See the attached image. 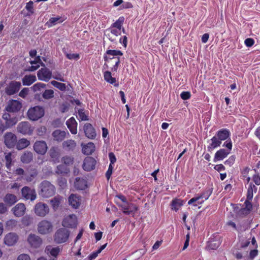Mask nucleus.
Returning <instances> with one entry per match:
<instances>
[{"instance_id":"1","label":"nucleus","mask_w":260,"mask_h":260,"mask_svg":"<svg viewBox=\"0 0 260 260\" xmlns=\"http://www.w3.org/2000/svg\"><path fill=\"white\" fill-rule=\"evenodd\" d=\"M40 194L44 198H49L53 196L55 192V186L48 181H43L40 185Z\"/></svg>"},{"instance_id":"2","label":"nucleus","mask_w":260,"mask_h":260,"mask_svg":"<svg viewBox=\"0 0 260 260\" xmlns=\"http://www.w3.org/2000/svg\"><path fill=\"white\" fill-rule=\"evenodd\" d=\"M70 232L64 228L58 229L55 233L54 240L55 243L61 244L66 242L69 237Z\"/></svg>"},{"instance_id":"3","label":"nucleus","mask_w":260,"mask_h":260,"mask_svg":"<svg viewBox=\"0 0 260 260\" xmlns=\"http://www.w3.org/2000/svg\"><path fill=\"white\" fill-rule=\"evenodd\" d=\"M28 118L32 120H37L44 115V110L40 106H36L29 109L27 112Z\"/></svg>"},{"instance_id":"4","label":"nucleus","mask_w":260,"mask_h":260,"mask_svg":"<svg viewBox=\"0 0 260 260\" xmlns=\"http://www.w3.org/2000/svg\"><path fill=\"white\" fill-rule=\"evenodd\" d=\"M122 212L126 215H132L133 216L138 210V207L134 204L125 202L124 204H119Z\"/></svg>"},{"instance_id":"5","label":"nucleus","mask_w":260,"mask_h":260,"mask_svg":"<svg viewBox=\"0 0 260 260\" xmlns=\"http://www.w3.org/2000/svg\"><path fill=\"white\" fill-rule=\"evenodd\" d=\"M121 34V30L110 26L106 30L105 35L110 41L113 43H117L116 37Z\"/></svg>"},{"instance_id":"6","label":"nucleus","mask_w":260,"mask_h":260,"mask_svg":"<svg viewBox=\"0 0 260 260\" xmlns=\"http://www.w3.org/2000/svg\"><path fill=\"white\" fill-rule=\"evenodd\" d=\"M21 86L20 82L12 81L6 87L5 92L8 95H13L19 91Z\"/></svg>"},{"instance_id":"7","label":"nucleus","mask_w":260,"mask_h":260,"mask_svg":"<svg viewBox=\"0 0 260 260\" xmlns=\"http://www.w3.org/2000/svg\"><path fill=\"white\" fill-rule=\"evenodd\" d=\"M21 194L25 200H30L31 201L35 200L37 197L35 190L28 186H24L21 189Z\"/></svg>"},{"instance_id":"8","label":"nucleus","mask_w":260,"mask_h":260,"mask_svg":"<svg viewBox=\"0 0 260 260\" xmlns=\"http://www.w3.org/2000/svg\"><path fill=\"white\" fill-rule=\"evenodd\" d=\"M34 210L37 215L44 217L49 213V208L46 204L40 202L35 205Z\"/></svg>"},{"instance_id":"9","label":"nucleus","mask_w":260,"mask_h":260,"mask_svg":"<svg viewBox=\"0 0 260 260\" xmlns=\"http://www.w3.org/2000/svg\"><path fill=\"white\" fill-rule=\"evenodd\" d=\"M62 225L64 227L74 228L77 225V218L75 215L71 214L63 219Z\"/></svg>"},{"instance_id":"10","label":"nucleus","mask_w":260,"mask_h":260,"mask_svg":"<svg viewBox=\"0 0 260 260\" xmlns=\"http://www.w3.org/2000/svg\"><path fill=\"white\" fill-rule=\"evenodd\" d=\"M37 76L39 80L48 82L52 78V72L49 69L44 67L38 71Z\"/></svg>"},{"instance_id":"11","label":"nucleus","mask_w":260,"mask_h":260,"mask_svg":"<svg viewBox=\"0 0 260 260\" xmlns=\"http://www.w3.org/2000/svg\"><path fill=\"white\" fill-rule=\"evenodd\" d=\"M4 142L7 147L13 148L16 144L17 137L12 133H7L4 136Z\"/></svg>"},{"instance_id":"12","label":"nucleus","mask_w":260,"mask_h":260,"mask_svg":"<svg viewBox=\"0 0 260 260\" xmlns=\"http://www.w3.org/2000/svg\"><path fill=\"white\" fill-rule=\"evenodd\" d=\"M96 160L92 157L87 156L83 161L82 168L86 171H91L95 169Z\"/></svg>"},{"instance_id":"13","label":"nucleus","mask_w":260,"mask_h":260,"mask_svg":"<svg viewBox=\"0 0 260 260\" xmlns=\"http://www.w3.org/2000/svg\"><path fill=\"white\" fill-rule=\"evenodd\" d=\"M52 230L51 223L47 220H42L38 224V231L42 234H46Z\"/></svg>"},{"instance_id":"14","label":"nucleus","mask_w":260,"mask_h":260,"mask_svg":"<svg viewBox=\"0 0 260 260\" xmlns=\"http://www.w3.org/2000/svg\"><path fill=\"white\" fill-rule=\"evenodd\" d=\"M33 147L35 151L41 155H44L48 149L47 144L44 141H37Z\"/></svg>"},{"instance_id":"15","label":"nucleus","mask_w":260,"mask_h":260,"mask_svg":"<svg viewBox=\"0 0 260 260\" xmlns=\"http://www.w3.org/2000/svg\"><path fill=\"white\" fill-rule=\"evenodd\" d=\"M83 130L86 137L90 139L95 138L96 134L94 128L89 123H86L83 127Z\"/></svg>"},{"instance_id":"16","label":"nucleus","mask_w":260,"mask_h":260,"mask_svg":"<svg viewBox=\"0 0 260 260\" xmlns=\"http://www.w3.org/2000/svg\"><path fill=\"white\" fill-rule=\"evenodd\" d=\"M17 130L18 132L24 135H30L32 132L29 123L25 121H23L19 123L17 126Z\"/></svg>"},{"instance_id":"17","label":"nucleus","mask_w":260,"mask_h":260,"mask_svg":"<svg viewBox=\"0 0 260 260\" xmlns=\"http://www.w3.org/2000/svg\"><path fill=\"white\" fill-rule=\"evenodd\" d=\"M21 108V103L17 100H12L9 102L6 110L9 112H16Z\"/></svg>"},{"instance_id":"18","label":"nucleus","mask_w":260,"mask_h":260,"mask_svg":"<svg viewBox=\"0 0 260 260\" xmlns=\"http://www.w3.org/2000/svg\"><path fill=\"white\" fill-rule=\"evenodd\" d=\"M27 241L32 247L35 248L39 247L42 244L41 239L35 234H30L28 237Z\"/></svg>"},{"instance_id":"19","label":"nucleus","mask_w":260,"mask_h":260,"mask_svg":"<svg viewBox=\"0 0 260 260\" xmlns=\"http://www.w3.org/2000/svg\"><path fill=\"white\" fill-rule=\"evenodd\" d=\"M18 239V236L16 234L10 233L5 236L4 242L8 246H13L16 243Z\"/></svg>"},{"instance_id":"20","label":"nucleus","mask_w":260,"mask_h":260,"mask_svg":"<svg viewBox=\"0 0 260 260\" xmlns=\"http://www.w3.org/2000/svg\"><path fill=\"white\" fill-rule=\"evenodd\" d=\"M74 187L77 190H84L87 187V181L84 178L77 177L74 182Z\"/></svg>"},{"instance_id":"21","label":"nucleus","mask_w":260,"mask_h":260,"mask_svg":"<svg viewBox=\"0 0 260 260\" xmlns=\"http://www.w3.org/2000/svg\"><path fill=\"white\" fill-rule=\"evenodd\" d=\"M69 203L73 208L77 209L80 205L81 199L79 196L75 194H71L68 199Z\"/></svg>"},{"instance_id":"22","label":"nucleus","mask_w":260,"mask_h":260,"mask_svg":"<svg viewBox=\"0 0 260 260\" xmlns=\"http://www.w3.org/2000/svg\"><path fill=\"white\" fill-rule=\"evenodd\" d=\"M230 132L228 129L222 128L216 132L215 136L222 142L228 139L230 137Z\"/></svg>"},{"instance_id":"23","label":"nucleus","mask_w":260,"mask_h":260,"mask_svg":"<svg viewBox=\"0 0 260 260\" xmlns=\"http://www.w3.org/2000/svg\"><path fill=\"white\" fill-rule=\"evenodd\" d=\"M66 125L72 134L77 133V122L74 117H71L66 121Z\"/></svg>"},{"instance_id":"24","label":"nucleus","mask_w":260,"mask_h":260,"mask_svg":"<svg viewBox=\"0 0 260 260\" xmlns=\"http://www.w3.org/2000/svg\"><path fill=\"white\" fill-rule=\"evenodd\" d=\"M245 207L242 208L238 211V215L240 216L243 217L249 214L252 208L251 203L248 201H245L244 202Z\"/></svg>"},{"instance_id":"25","label":"nucleus","mask_w":260,"mask_h":260,"mask_svg":"<svg viewBox=\"0 0 260 260\" xmlns=\"http://www.w3.org/2000/svg\"><path fill=\"white\" fill-rule=\"evenodd\" d=\"M25 206L23 203L17 204L13 209L14 214L17 217L23 216L25 212Z\"/></svg>"},{"instance_id":"26","label":"nucleus","mask_w":260,"mask_h":260,"mask_svg":"<svg viewBox=\"0 0 260 260\" xmlns=\"http://www.w3.org/2000/svg\"><path fill=\"white\" fill-rule=\"evenodd\" d=\"M76 146V142L73 140H67L62 143V148L67 151H73Z\"/></svg>"},{"instance_id":"27","label":"nucleus","mask_w":260,"mask_h":260,"mask_svg":"<svg viewBox=\"0 0 260 260\" xmlns=\"http://www.w3.org/2000/svg\"><path fill=\"white\" fill-rule=\"evenodd\" d=\"M230 153L229 150L222 148L218 150L215 154L214 157V161L216 162L218 160H222L224 158L226 157Z\"/></svg>"},{"instance_id":"28","label":"nucleus","mask_w":260,"mask_h":260,"mask_svg":"<svg viewBox=\"0 0 260 260\" xmlns=\"http://www.w3.org/2000/svg\"><path fill=\"white\" fill-rule=\"evenodd\" d=\"M82 152L85 155H90L95 150V146L92 142H89L86 144H81Z\"/></svg>"},{"instance_id":"29","label":"nucleus","mask_w":260,"mask_h":260,"mask_svg":"<svg viewBox=\"0 0 260 260\" xmlns=\"http://www.w3.org/2000/svg\"><path fill=\"white\" fill-rule=\"evenodd\" d=\"M67 134L70 136V134L68 132L57 129L53 132L52 136L55 141L60 142L66 138Z\"/></svg>"},{"instance_id":"30","label":"nucleus","mask_w":260,"mask_h":260,"mask_svg":"<svg viewBox=\"0 0 260 260\" xmlns=\"http://www.w3.org/2000/svg\"><path fill=\"white\" fill-rule=\"evenodd\" d=\"M221 144V142L215 135L210 140L209 145L207 147L208 150L211 151L214 149L220 147Z\"/></svg>"},{"instance_id":"31","label":"nucleus","mask_w":260,"mask_h":260,"mask_svg":"<svg viewBox=\"0 0 260 260\" xmlns=\"http://www.w3.org/2000/svg\"><path fill=\"white\" fill-rule=\"evenodd\" d=\"M4 202L9 206H12L18 201L17 197L12 193H7L4 198Z\"/></svg>"},{"instance_id":"32","label":"nucleus","mask_w":260,"mask_h":260,"mask_svg":"<svg viewBox=\"0 0 260 260\" xmlns=\"http://www.w3.org/2000/svg\"><path fill=\"white\" fill-rule=\"evenodd\" d=\"M2 118L6 121L7 125L10 127L14 125L17 122L16 117H11V115L8 113H4L2 116Z\"/></svg>"},{"instance_id":"33","label":"nucleus","mask_w":260,"mask_h":260,"mask_svg":"<svg viewBox=\"0 0 260 260\" xmlns=\"http://www.w3.org/2000/svg\"><path fill=\"white\" fill-rule=\"evenodd\" d=\"M30 63L31 64V66L29 67V71L31 72L37 70L40 67V64L42 66L45 67V64L41 61L40 56L35 58L34 60L30 61Z\"/></svg>"},{"instance_id":"34","label":"nucleus","mask_w":260,"mask_h":260,"mask_svg":"<svg viewBox=\"0 0 260 260\" xmlns=\"http://www.w3.org/2000/svg\"><path fill=\"white\" fill-rule=\"evenodd\" d=\"M37 80L35 75H25L22 80V84L24 86H29Z\"/></svg>"},{"instance_id":"35","label":"nucleus","mask_w":260,"mask_h":260,"mask_svg":"<svg viewBox=\"0 0 260 260\" xmlns=\"http://www.w3.org/2000/svg\"><path fill=\"white\" fill-rule=\"evenodd\" d=\"M203 203L204 202L198 195V194H197L194 196V197L192 198L188 201L187 204L189 205H192L194 207H197L199 205H201L203 204Z\"/></svg>"},{"instance_id":"36","label":"nucleus","mask_w":260,"mask_h":260,"mask_svg":"<svg viewBox=\"0 0 260 260\" xmlns=\"http://www.w3.org/2000/svg\"><path fill=\"white\" fill-rule=\"evenodd\" d=\"M63 21L61 19V17L60 16H57L56 17H51L49 20L46 23V25L48 27H51L58 23H60Z\"/></svg>"},{"instance_id":"37","label":"nucleus","mask_w":260,"mask_h":260,"mask_svg":"<svg viewBox=\"0 0 260 260\" xmlns=\"http://www.w3.org/2000/svg\"><path fill=\"white\" fill-rule=\"evenodd\" d=\"M257 187L252 183H250L247 192V199L246 201H250L252 200L253 196V191L256 192Z\"/></svg>"},{"instance_id":"38","label":"nucleus","mask_w":260,"mask_h":260,"mask_svg":"<svg viewBox=\"0 0 260 260\" xmlns=\"http://www.w3.org/2000/svg\"><path fill=\"white\" fill-rule=\"evenodd\" d=\"M29 144V141L26 139L22 138L16 142V146L18 150H22L26 148Z\"/></svg>"},{"instance_id":"39","label":"nucleus","mask_w":260,"mask_h":260,"mask_svg":"<svg viewBox=\"0 0 260 260\" xmlns=\"http://www.w3.org/2000/svg\"><path fill=\"white\" fill-rule=\"evenodd\" d=\"M37 170L36 169H32L24 174V179L27 182H31L37 177Z\"/></svg>"},{"instance_id":"40","label":"nucleus","mask_w":260,"mask_h":260,"mask_svg":"<svg viewBox=\"0 0 260 260\" xmlns=\"http://www.w3.org/2000/svg\"><path fill=\"white\" fill-rule=\"evenodd\" d=\"M46 251L48 253L53 257H56L60 251V249L59 247H53L52 246H48L46 248Z\"/></svg>"},{"instance_id":"41","label":"nucleus","mask_w":260,"mask_h":260,"mask_svg":"<svg viewBox=\"0 0 260 260\" xmlns=\"http://www.w3.org/2000/svg\"><path fill=\"white\" fill-rule=\"evenodd\" d=\"M33 157L32 152L29 151H25L21 156V161L23 163L28 164L30 162Z\"/></svg>"},{"instance_id":"42","label":"nucleus","mask_w":260,"mask_h":260,"mask_svg":"<svg viewBox=\"0 0 260 260\" xmlns=\"http://www.w3.org/2000/svg\"><path fill=\"white\" fill-rule=\"evenodd\" d=\"M49 155L51 158L52 159V161L56 163L58 161L59 158V152L57 151V149L55 147H52L50 149L49 151Z\"/></svg>"},{"instance_id":"43","label":"nucleus","mask_w":260,"mask_h":260,"mask_svg":"<svg viewBox=\"0 0 260 260\" xmlns=\"http://www.w3.org/2000/svg\"><path fill=\"white\" fill-rule=\"evenodd\" d=\"M171 209L177 211L183 205V201L180 199H175L171 202Z\"/></svg>"},{"instance_id":"44","label":"nucleus","mask_w":260,"mask_h":260,"mask_svg":"<svg viewBox=\"0 0 260 260\" xmlns=\"http://www.w3.org/2000/svg\"><path fill=\"white\" fill-rule=\"evenodd\" d=\"M69 172V168L64 165L57 166L55 170V173L57 174H67Z\"/></svg>"},{"instance_id":"45","label":"nucleus","mask_w":260,"mask_h":260,"mask_svg":"<svg viewBox=\"0 0 260 260\" xmlns=\"http://www.w3.org/2000/svg\"><path fill=\"white\" fill-rule=\"evenodd\" d=\"M42 95L44 99L49 100L54 98V92L52 89H45Z\"/></svg>"},{"instance_id":"46","label":"nucleus","mask_w":260,"mask_h":260,"mask_svg":"<svg viewBox=\"0 0 260 260\" xmlns=\"http://www.w3.org/2000/svg\"><path fill=\"white\" fill-rule=\"evenodd\" d=\"M228 226H231L234 230L238 231V232H242L245 231L246 229L242 226L241 225H237L236 224L232 221H229L226 223Z\"/></svg>"},{"instance_id":"47","label":"nucleus","mask_w":260,"mask_h":260,"mask_svg":"<svg viewBox=\"0 0 260 260\" xmlns=\"http://www.w3.org/2000/svg\"><path fill=\"white\" fill-rule=\"evenodd\" d=\"M61 200L62 198L60 196H57L50 201L51 205L54 210L58 208Z\"/></svg>"},{"instance_id":"48","label":"nucleus","mask_w":260,"mask_h":260,"mask_svg":"<svg viewBox=\"0 0 260 260\" xmlns=\"http://www.w3.org/2000/svg\"><path fill=\"white\" fill-rule=\"evenodd\" d=\"M124 20L123 17H120L115 22L111 24V26L121 30Z\"/></svg>"},{"instance_id":"49","label":"nucleus","mask_w":260,"mask_h":260,"mask_svg":"<svg viewBox=\"0 0 260 260\" xmlns=\"http://www.w3.org/2000/svg\"><path fill=\"white\" fill-rule=\"evenodd\" d=\"M50 83L51 85L61 91H63L66 90L67 86L64 83L58 82L55 80L51 81Z\"/></svg>"},{"instance_id":"50","label":"nucleus","mask_w":260,"mask_h":260,"mask_svg":"<svg viewBox=\"0 0 260 260\" xmlns=\"http://www.w3.org/2000/svg\"><path fill=\"white\" fill-rule=\"evenodd\" d=\"M212 191L210 189H207L203 192H202L201 193H198V195L200 196V197L201 198V199L203 200V201L204 202L205 201L208 199L209 197L212 194Z\"/></svg>"},{"instance_id":"51","label":"nucleus","mask_w":260,"mask_h":260,"mask_svg":"<svg viewBox=\"0 0 260 260\" xmlns=\"http://www.w3.org/2000/svg\"><path fill=\"white\" fill-rule=\"evenodd\" d=\"M77 114L78 115L77 116V117L79 120L82 121H86L88 120V116L85 114L84 109H78Z\"/></svg>"},{"instance_id":"52","label":"nucleus","mask_w":260,"mask_h":260,"mask_svg":"<svg viewBox=\"0 0 260 260\" xmlns=\"http://www.w3.org/2000/svg\"><path fill=\"white\" fill-rule=\"evenodd\" d=\"M5 155L6 167L7 169L10 170L12 162V153L11 152L5 153Z\"/></svg>"},{"instance_id":"53","label":"nucleus","mask_w":260,"mask_h":260,"mask_svg":"<svg viewBox=\"0 0 260 260\" xmlns=\"http://www.w3.org/2000/svg\"><path fill=\"white\" fill-rule=\"evenodd\" d=\"M34 3L32 1H29L26 3L25 9L27 10L28 12L26 14V16H30L34 13Z\"/></svg>"},{"instance_id":"54","label":"nucleus","mask_w":260,"mask_h":260,"mask_svg":"<svg viewBox=\"0 0 260 260\" xmlns=\"http://www.w3.org/2000/svg\"><path fill=\"white\" fill-rule=\"evenodd\" d=\"M46 87V84L43 83L39 82L34 84L31 88L35 92L40 91L41 89L45 88Z\"/></svg>"},{"instance_id":"55","label":"nucleus","mask_w":260,"mask_h":260,"mask_svg":"<svg viewBox=\"0 0 260 260\" xmlns=\"http://www.w3.org/2000/svg\"><path fill=\"white\" fill-rule=\"evenodd\" d=\"M66 56L70 60H78L80 58V55L78 53H66Z\"/></svg>"},{"instance_id":"56","label":"nucleus","mask_w":260,"mask_h":260,"mask_svg":"<svg viewBox=\"0 0 260 260\" xmlns=\"http://www.w3.org/2000/svg\"><path fill=\"white\" fill-rule=\"evenodd\" d=\"M106 54L112 56H122L123 55V53L121 51L117 50H108Z\"/></svg>"},{"instance_id":"57","label":"nucleus","mask_w":260,"mask_h":260,"mask_svg":"<svg viewBox=\"0 0 260 260\" xmlns=\"http://www.w3.org/2000/svg\"><path fill=\"white\" fill-rule=\"evenodd\" d=\"M6 227L9 230H12L17 224V222L14 219H10L6 222Z\"/></svg>"},{"instance_id":"58","label":"nucleus","mask_w":260,"mask_h":260,"mask_svg":"<svg viewBox=\"0 0 260 260\" xmlns=\"http://www.w3.org/2000/svg\"><path fill=\"white\" fill-rule=\"evenodd\" d=\"M61 160L64 164V165H70L73 163L74 158L72 156H66L62 158Z\"/></svg>"},{"instance_id":"59","label":"nucleus","mask_w":260,"mask_h":260,"mask_svg":"<svg viewBox=\"0 0 260 260\" xmlns=\"http://www.w3.org/2000/svg\"><path fill=\"white\" fill-rule=\"evenodd\" d=\"M57 183L59 186L62 189L67 186V179L63 177H59L57 179Z\"/></svg>"},{"instance_id":"60","label":"nucleus","mask_w":260,"mask_h":260,"mask_svg":"<svg viewBox=\"0 0 260 260\" xmlns=\"http://www.w3.org/2000/svg\"><path fill=\"white\" fill-rule=\"evenodd\" d=\"M232 141L230 138L226 140L222 145L223 147H225L227 148L226 150H229L230 152H231V151L232 150Z\"/></svg>"},{"instance_id":"61","label":"nucleus","mask_w":260,"mask_h":260,"mask_svg":"<svg viewBox=\"0 0 260 260\" xmlns=\"http://www.w3.org/2000/svg\"><path fill=\"white\" fill-rule=\"evenodd\" d=\"M235 155L230 156L229 158L224 161V164L229 166H232L235 162Z\"/></svg>"},{"instance_id":"62","label":"nucleus","mask_w":260,"mask_h":260,"mask_svg":"<svg viewBox=\"0 0 260 260\" xmlns=\"http://www.w3.org/2000/svg\"><path fill=\"white\" fill-rule=\"evenodd\" d=\"M113 167L111 164L109 165L108 169L106 173V177L109 180L113 172Z\"/></svg>"},{"instance_id":"63","label":"nucleus","mask_w":260,"mask_h":260,"mask_svg":"<svg viewBox=\"0 0 260 260\" xmlns=\"http://www.w3.org/2000/svg\"><path fill=\"white\" fill-rule=\"evenodd\" d=\"M190 96L191 94L189 91H183L180 94V97L183 100H188L190 98Z\"/></svg>"},{"instance_id":"64","label":"nucleus","mask_w":260,"mask_h":260,"mask_svg":"<svg viewBox=\"0 0 260 260\" xmlns=\"http://www.w3.org/2000/svg\"><path fill=\"white\" fill-rule=\"evenodd\" d=\"M244 43L246 46L247 47H250L253 45L254 40L252 38H247L245 40Z\"/></svg>"}]
</instances>
